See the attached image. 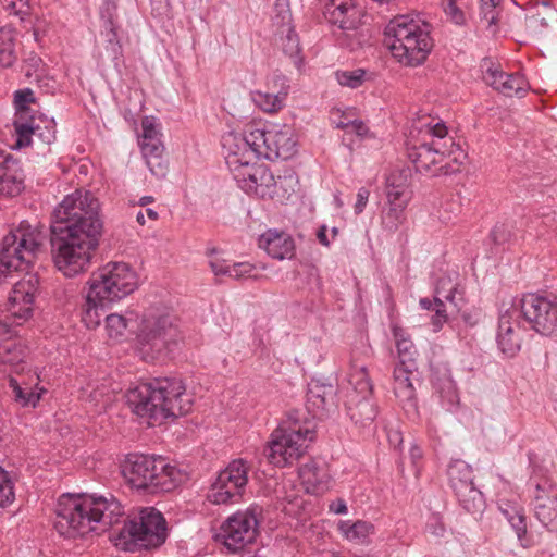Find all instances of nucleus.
I'll return each mask as SVG.
<instances>
[{"label":"nucleus","mask_w":557,"mask_h":557,"mask_svg":"<svg viewBox=\"0 0 557 557\" xmlns=\"http://www.w3.org/2000/svg\"><path fill=\"white\" fill-rule=\"evenodd\" d=\"M0 3L9 15L17 16L21 22L29 15L28 0H0Z\"/></svg>","instance_id":"53"},{"label":"nucleus","mask_w":557,"mask_h":557,"mask_svg":"<svg viewBox=\"0 0 557 557\" xmlns=\"http://www.w3.org/2000/svg\"><path fill=\"white\" fill-rule=\"evenodd\" d=\"M273 23L277 30L292 26V14L289 10V0H275Z\"/></svg>","instance_id":"52"},{"label":"nucleus","mask_w":557,"mask_h":557,"mask_svg":"<svg viewBox=\"0 0 557 557\" xmlns=\"http://www.w3.org/2000/svg\"><path fill=\"white\" fill-rule=\"evenodd\" d=\"M519 311L511 307L499 315L497 345L500 351L507 356H515L521 346Z\"/></svg>","instance_id":"22"},{"label":"nucleus","mask_w":557,"mask_h":557,"mask_svg":"<svg viewBox=\"0 0 557 557\" xmlns=\"http://www.w3.org/2000/svg\"><path fill=\"white\" fill-rule=\"evenodd\" d=\"M331 120L335 127L346 129L352 119L350 116V111L335 110L332 112Z\"/></svg>","instance_id":"60"},{"label":"nucleus","mask_w":557,"mask_h":557,"mask_svg":"<svg viewBox=\"0 0 557 557\" xmlns=\"http://www.w3.org/2000/svg\"><path fill=\"white\" fill-rule=\"evenodd\" d=\"M141 129L140 141H153L161 137L160 125L154 116H145L141 120Z\"/></svg>","instance_id":"55"},{"label":"nucleus","mask_w":557,"mask_h":557,"mask_svg":"<svg viewBox=\"0 0 557 557\" xmlns=\"http://www.w3.org/2000/svg\"><path fill=\"white\" fill-rule=\"evenodd\" d=\"M248 471L249 465L244 459L231 461L219 472L208 492V499L216 505L236 502L248 483Z\"/></svg>","instance_id":"17"},{"label":"nucleus","mask_w":557,"mask_h":557,"mask_svg":"<svg viewBox=\"0 0 557 557\" xmlns=\"http://www.w3.org/2000/svg\"><path fill=\"white\" fill-rule=\"evenodd\" d=\"M166 522L153 507L139 510L138 517L129 520L113 539L114 545L123 550L153 548L165 542Z\"/></svg>","instance_id":"11"},{"label":"nucleus","mask_w":557,"mask_h":557,"mask_svg":"<svg viewBox=\"0 0 557 557\" xmlns=\"http://www.w3.org/2000/svg\"><path fill=\"white\" fill-rule=\"evenodd\" d=\"M416 366L396 364L393 372V389L396 398L405 408H416V388L413 386V375Z\"/></svg>","instance_id":"29"},{"label":"nucleus","mask_w":557,"mask_h":557,"mask_svg":"<svg viewBox=\"0 0 557 557\" xmlns=\"http://www.w3.org/2000/svg\"><path fill=\"white\" fill-rule=\"evenodd\" d=\"M435 314L432 317L433 331L438 332L447 320L445 304H437L434 307Z\"/></svg>","instance_id":"59"},{"label":"nucleus","mask_w":557,"mask_h":557,"mask_svg":"<svg viewBox=\"0 0 557 557\" xmlns=\"http://www.w3.org/2000/svg\"><path fill=\"white\" fill-rule=\"evenodd\" d=\"M346 410L351 421L362 426L371 424L377 414V410L371 399V395H362L358 393H348Z\"/></svg>","instance_id":"33"},{"label":"nucleus","mask_w":557,"mask_h":557,"mask_svg":"<svg viewBox=\"0 0 557 557\" xmlns=\"http://www.w3.org/2000/svg\"><path fill=\"white\" fill-rule=\"evenodd\" d=\"M344 131L346 134H356L358 137L363 138L368 133V127L362 121L352 119Z\"/></svg>","instance_id":"64"},{"label":"nucleus","mask_w":557,"mask_h":557,"mask_svg":"<svg viewBox=\"0 0 557 557\" xmlns=\"http://www.w3.org/2000/svg\"><path fill=\"white\" fill-rule=\"evenodd\" d=\"M0 40V65L2 67L12 66L17 57L15 53L16 33L10 26H3Z\"/></svg>","instance_id":"45"},{"label":"nucleus","mask_w":557,"mask_h":557,"mask_svg":"<svg viewBox=\"0 0 557 557\" xmlns=\"http://www.w3.org/2000/svg\"><path fill=\"white\" fill-rule=\"evenodd\" d=\"M458 274H446L440 277L435 285L434 305L449 302L458 308L462 301V293L458 289Z\"/></svg>","instance_id":"36"},{"label":"nucleus","mask_w":557,"mask_h":557,"mask_svg":"<svg viewBox=\"0 0 557 557\" xmlns=\"http://www.w3.org/2000/svg\"><path fill=\"white\" fill-rule=\"evenodd\" d=\"M459 0H442V8L447 20L456 25L466 24V14L461 8L457 5Z\"/></svg>","instance_id":"54"},{"label":"nucleus","mask_w":557,"mask_h":557,"mask_svg":"<svg viewBox=\"0 0 557 557\" xmlns=\"http://www.w3.org/2000/svg\"><path fill=\"white\" fill-rule=\"evenodd\" d=\"M180 338L176 318L166 308L150 307L140 317L136 347L143 359L154 360L176 345Z\"/></svg>","instance_id":"7"},{"label":"nucleus","mask_w":557,"mask_h":557,"mask_svg":"<svg viewBox=\"0 0 557 557\" xmlns=\"http://www.w3.org/2000/svg\"><path fill=\"white\" fill-rule=\"evenodd\" d=\"M259 247L277 260L290 259L295 252V244L290 235L275 230H269L260 236Z\"/></svg>","instance_id":"31"},{"label":"nucleus","mask_w":557,"mask_h":557,"mask_svg":"<svg viewBox=\"0 0 557 557\" xmlns=\"http://www.w3.org/2000/svg\"><path fill=\"white\" fill-rule=\"evenodd\" d=\"M336 389L332 384L311 381L307 392V408L314 418H323L334 406Z\"/></svg>","instance_id":"28"},{"label":"nucleus","mask_w":557,"mask_h":557,"mask_svg":"<svg viewBox=\"0 0 557 557\" xmlns=\"http://www.w3.org/2000/svg\"><path fill=\"white\" fill-rule=\"evenodd\" d=\"M14 129L18 146L44 144L49 146L55 140V125L53 121L30 119L23 121V116L14 120Z\"/></svg>","instance_id":"21"},{"label":"nucleus","mask_w":557,"mask_h":557,"mask_svg":"<svg viewBox=\"0 0 557 557\" xmlns=\"http://www.w3.org/2000/svg\"><path fill=\"white\" fill-rule=\"evenodd\" d=\"M518 311L524 322L542 335H550L557 327V296L554 294H525Z\"/></svg>","instance_id":"16"},{"label":"nucleus","mask_w":557,"mask_h":557,"mask_svg":"<svg viewBox=\"0 0 557 557\" xmlns=\"http://www.w3.org/2000/svg\"><path fill=\"white\" fill-rule=\"evenodd\" d=\"M384 35L392 55L407 66L422 64L433 47L428 25L408 15L391 20Z\"/></svg>","instance_id":"4"},{"label":"nucleus","mask_w":557,"mask_h":557,"mask_svg":"<svg viewBox=\"0 0 557 557\" xmlns=\"http://www.w3.org/2000/svg\"><path fill=\"white\" fill-rule=\"evenodd\" d=\"M140 149L151 174L158 178H163L168 173V163L163 157L164 146L161 139L140 141Z\"/></svg>","instance_id":"35"},{"label":"nucleus","mask_w":557,"mask_h":557,"mask_svg":"<svg viewBox=\"0 0 557 557\" xmlns=\"http://www.w3.org/2000/svg\"><path fill=\"white\" fill-rule=\"evenodd\" d=\"M135 314L126 312V314L111 313L104 317V326L109 337L120 338L124 336L129 324L134 321Z\"/></svg>","instance_id":"46"},{"label":"nucleus","mask_w":557,"mask_h":557,"mask_svg":"<svg viewBox=\"0 0 557 557\" xmlns=\"http://www.w3.org/2000/svg\"><path fill=\"white\" fill-rule=\"evenodd\" d=\"M326 21L343 30L357 29L360 24V10L352 0H326L323 11Z\"/></svg>","instance_id":"23"},{"label":"nucleus","mask_w":557,"mask_h":557,"mask_svg":"<svg viewBox=\"0 0 557 557\" xmlns=\"http://www.w3.org/2000/svg\"><path fill=\"white\" fill-rule=\"evenodd\" d=\"M460 505L471 513L481 512L484 509V497L482 492L475 487L474 483L469 486H458L455 492Z\"/></svg>","instance_id":"42"},{"label":"nucleus","mask_w":557,"mask_h":557,"mask_svg":"<svg viewBox=\"0 0 557 557\" xmlns=\"http://www.w3.org/2000/svg\"><path fill=\"white\" fill-rule=\"evenodd\" d=\"M348 382L352 387V389L349 393L372 395L373 385L370 380L367 367L362 362L358 361L355 352H352L350 359Z\"/></svg>","instance_id":"39"},{"label":"nucleus","mask_w":557,"mask_h":557,"mask_svg":"<svg viewBox=\"0 0 557 557\" xmlns=\"http://www.w3.org/2000/svg\"><path fill=\"white\" fill-rule=\"evenodd\" d=\"M234 178L239 187L246 193H255L260 197L272 196L276 194V185L273 174L265 165L257 164L256 161L237 173Z\"/></svg>","instance_id":"20"},{"label":"nucleus","mask_w":557,"mask_h":557,"mask_svg":"<svg viewBox=\"0 0 557 557\" xmlns=\"http://www.w3.org/2000/svg\"><path fill=\"white\" fill-rule=\"evenodd\" d=\"M209 265L215 275H227L231 278L239 280L251 275L255 267L249 262H234L214 256L209 260Z\"/></svg>","instance_id":"37"},{"label":"nucleus","mask_w":557,"mask_h":557,"mask_svg":"<svg viewBox=\"0 0 557 557\" xmlns=\"http://www.w3.org/2000/svg\"><path fill=\"white\" fill-rule=\"evenodd\" d=\"M122 474L137 490L148 493L171 492L187 480V473L169 465L161 457L128 455Z\"/></svg>","instance_id":"5"},{"label":"nucleus","mask_w":557,"mask_h":557,"mask_svg":"<svg viewBox=\"0 0 557 557\" xmlns=\"http://www.w3.org/2000/svg\"><path fill=\"white\" fill-rule=\"evenodd\" d=\"M255 134L256 128L249 127L243 134L232 131L222 136L225 162L234 176H236V172H242L257 159H260V150L251 139Z\"/></svg>","instance_id":"19"},{"label":"nucleus","mask_w":557,"mask_h":557,"mask_svg":"<svg viewBox=\"0 0 557 557\" xmlns=\"http://www.w3.org/2000/svg\"><path fill=\"white\" fill-rule=\"evenodd\" d=\"M457 150L459 147L448 135L443 121L421 116L412 123L408 135V157L418 172L431 176L448 174L447 165L442 163Z\"/></svg>","instance_id":"3"},{"label":"nucleus","mask_w":557,"mask_h":557,"mask_svg":"<svg viewBox=\"0 0 557 557\" xmlns=\"http://www.w3.org/2000/svg\"><path fill=\"white\" fill-rule=\"evenodd\" d=\"M497 505L499 511L503 513V516L507 519L511 528L515 530L520 545L524 548L533 546L534 541L532 536L528 534L523 508L519 505L517 499H508L502 496L498 498Z\"/></svg>","instance_id":"27"},{"label":"nucleus","mask_w":557,"mask_h":557,"mask_svg":"<svg viewBox=\"0 0 557 557\" xmlns=\"http://www.w3.org/2000/svg\"><path fill=\"white\" fill-rule=\"evenodd\" d=\"M9 387L13 399L22 407H36L41 398L44 388L39 387V376L35 373L26 379L22 372L9 376Z\"/></svg>","instance_id":"25"},{"label":"nucleus","mask_w":557,"mask_h":557,"mask_svg":"<svg viewBox=\"0 0 557 557\" xmlns=\"http://www.w3.org/2000/svg\"><path fill=\"white\" fill-rule=\"evenodd\" d=\"M499 4L500 0H480V14L488 25H495L498 22Z\"/></svg>","instance_id":"56"},{"label":"nucleus","mask_w":557,"mask_h":557,"mask_svg":"<svg viewBox=\"0 0 557 557\" xmlns=\"http://www.w3.org/2000/svg\"><path fill=\"white\" fill-rule=\"evenodd\" d=\"M393 336L396 342L399 362L397 364L416 366L417 349L408 333L403 327L394 324Z\"/></svg>","instance_id":"40"},{"label":"nucleus","mask_w":557,"mask_h":557,"mask_svg":"<svg viewBox=\"0 0 557 557\" xmlns=\"http://www.w3.org/2000/svg\"><path fill=\"white\" fill-rule=\"evenodd\" d=\"M260 513L257 506L235 512L222 523L216 539L232 553L243 549L256 539Z\"/></svg>","instance_id":"14"},{"label":"nucleus","mask_w":557,"mask_h":557,"mask_svg":"<svg viewBox=\"0 0 557 557\" xmlns=\"http://www.w3.org/2000/svg\"><path fill=\"white\" fill-rule=\"evenodd\" d=\"M411 195L408 170L394 171L387 176V205H401L407 207Z\"/></svg>","instance_id":"34"},{"label":"nucleus","mask_w":557,"mask_h":557,"mask_svg":"<svg viewBox=\"0 0 557 557\" xmlns=\"http://www.w3.org/2000/svg\"><path fill=\"white\" fill-rule=\"evenodd\" d=\"M25 175L17 160L0 150V196L13 198L25 188Z\"/></svg>","instance_id":"24"},{"label":"nucleus","mask_w":557,"mask_h":557,"mask_svg":"<svg viewBox=\"0 0 557 557\" xmlns=\"http://www.w3.org/2000/svg\"><path fill=\"white\" fill-rule=\"evenodd\" d=\"M426 532L435 537H443L446 529L440 518L432 517L426 524Z\"/></svg>","instance_id":"62"},{"label":"nucleus","mask_w":557,"mask_h":557,"mask_svg":"<svg viewBox=\"0 0 557 557\" xmlns=\"http://www.w3.org/2000/svg\"><path fill=\"white\" fill-rule=\"evenodd\" d=\"M102 35L106 37L107 42L111 46L114 53H117L120 48L117 26L116 23L103 24Z\"/></svg>","instance_id":"57"},{"label":"nucleus","mask_w":557,"mask_h":557,"mask_svg":"<svg viewBox=\"0 0 557 557\" xmlns=\"http://www.w3.org/2000/svg\"><path fill=\"white\" fill-rule=\"evenodd\" d=\"M124 515L112 494H63L55 506L54 527L65 537L84 536L117 524Z\"/></svg>","instance_id":"1"},{"label":"nucleus","mask_w":557,"mask_h":557,"mask_svg":"<svg viewBox=\"0 0 557 557\" xmlns=\"http://www.w3.org/2000/svg\"><path fill=\"white\" fill-rule=\"evenodd\" d=\"M26 348L21 338L14 335L0 343V372H23Z\"/></svg>","instance_id":"30"},{"label":"nucleus","mask_w":557,"mask_h":557,"mask_svg":"<svg viewBox=\"0 0 557 557\" xmlns=\"http://www.w3.org/2000/svg\"><path fill=\"white\" fill-rule=\"evenodd\" d=\"M338 531L349 542L367 544L369 537L374 533V525L364 520H344L338 522Z\"/></svg>","instance_id":"38"},{"label":"nucleus","mask_w":557,"mask_h":557,"mask_svg":"<svg viewBox=\"0 0 557 557\" xmlns=\"http://www.w3.org/2000/svg\"><path fill=\"white\" fill-rule=\"evenodd\" d=\"M111 304L107 300L90 299V289H87L86 301L82 309V321L88 329H96L106 317L104 308Z\"/></svg>","instance_id":"41"},{"label":"nucleus","mask_w":557,"mask_h":557,"mask_svg":"<svg viewBox=\"0 0 557 557\" xmlns=\"http://www.w3.org/2000/svg\"><path fill=\"white\" fill-rule=\"evenodd\" d=\"M251 139L260 150V158L270 161L288 160L297 151L296 133L288 124H271L264 129L256 128Z\"/></svg>","instance_id":"15"},{"label":"nucleus","mask_w":557,"mask_h":557,"mask_svg":"<svg viewBox=\"0 0 557 557\" xmlns=\"http://www.w3.org/2000/svg\"><path fill=\"white\" fill-rule=\"evenodd\" d=\"M117 5L112 0H106L100 7V17L103 24L115 23Z\"/></svg>","instance_id":"58"},{"label":"nucleus","mask_w":557,"mask_h":557,"mask_svg":"<svg viewBox=\"0 0 557 557\" xmlns=\"http://www.w3.org/2000/svg\"><path fill=\"white\" fill-rule=\"evenodd\" d=\"M370 197V190L366 187H361L357 191V200L354 206V211L357 215L361 214L367 207Z\"/></svg>","instance_id":"63"},{"label":"nucleus","mask_w":557,"mask_h":557,"mask_svg":"<svg viewBox=\"0 0 557 557\" xmlns=\"http://www.w3.org/2000/svg\"><path fill=\"white\" fill-rule=\"evenodd\" d=\"M534 487L533 511L548 531H557V485L541 469H534L530 479Z\"/></svg>","instance_id":"18"},{"label":"nucleus","mask_w":557,"mask_h":557,"mask_svg":"<svg viewBox=\"0 0 557 557\" xmlns=\"http://www.w3.org/2000/svg\"><path fill=\"white\" fill-rule=\"evenodd\" d=\"M287 96L286 88H282L276 94L265 91H253L251 94L252 101L262 111L268 113H274L281 110L284 106V101Z\"/></svg>","instance_id":"43"},{"label":"nucleus","mask_w":557,"mask_h":557,"mask_svg":"<svg viewBox=\"0 0 557 557\" xmlns=\"http://www.w3.org/2000/svg\"><path fill=\"white\" fill-rule=\"evenodd\" d=\"M127 404L148 424L161 423L168 418L184 416L191 410L193 400L178 377H159L129 389Z\"/></svg>","instance_id":"2"},{"label":"nucleus","mask_w":557,"mask_h":557,"mask_svg":"<svg viewBox=\"0 0 557 557\" xmlns=\"http://www.w3.org/2000/svg\"><path fill=\"white\" fill-rule=\"evenodd\" d=\"M484 81L497 91L507 97H523L529 84L520 74H507L496 67L488 66L484 72Z\"/></svg>","instance_id":"26"},{"label":"nucleus","mask_w":557,"mask_h":557,"mask_svg":"<svg viewBox=\"0 0 557 557\" xmlns=\"http://www.w3.org/2000/svg\"><path fill=\"white\" fill-rule=\"evenodd\" d=\"M387 211L384 213L382 220L385 228L396 231L405 220L406 206L401 205H387Z\"/></svg>","instance_id":"50"},{"label":"nucleus","mask_w":557,"mask_h":557,"mask_svg":"<svg viewBox=\"0 0 557 557\" xmlns=\"http://www.w3.org/2000/svg\"><path fill=\"white\" fill-rule=\"evenodd\" d=\"M38 287L39 278L35 273H26L14 284L8 298L7 314L0 317V343L15 334L8 320H11L12 324L21 325L30 318Z\"/></svg>","instance_id":"13"},{"label":"nucleus","mask_w":557,"mask_h":557,"mask_svg":"<svg viewBox=\"0 0 557 557\" xmlns=\"http://www.w3.org/2000/svg\"><path fill=\"white\" fill-rule=\"evenodd\" d=\"M491 237L495 244H504L510 238V231L505 224H496L491 231Z\"/></svg>","instance_id":"61"},{"label":"nucleus","mask_w":557,"mask_h":557,"mask_svg":"<svg viewBox=\"0 0 557 557\" xmlns=\"http://www.w3.org/2000/svg\"><path fill=\"white\" fill-rule=\"evenodd\" d=\"M87 285L90 299L113 305L134 293L139 283L136 271L128 263L111 261L92 272Z\"/></svg>","instance_id":"10"},{"label":"nucleus","mask_w":557,"mask_h":557,"mask_svg":"<svg viewBox=\"0 0 557 557\" xmlns=\"http://www.w3.org/2000/svg\"><path fill=\"white\" fill-rule=\"evenodd\" d=\"M47 234L44 225L40 223L32 224L28 221H22L18 226L7 234L1 243L0 252L2 255L5 269L17 271L24 264H29L45 247Z\"/></svg>","instance_id":"12"},{"label":"nucleus","mask_w":557,"mask_h":557,"mask_svg":"<svg viewBox=\"0 0 557 557\" xmlns=\"http://www.w3.org/2000/svg\"><path fill=\"white\" fill-rule=\"evenodd\" d=\"M335 78L341 86L356 89L362 86L370 75L364 69L339 70L335 72Z\"/></svg>","instance_id":"48"},{"label":"nucleus","mask_w":557,"mask_h":557,"mask_svg":"<svg viewBox=\"0 0 557 557\" xmlns=\"http://www.w3.org/2000/svg\"><path fill=\"white\" fill-rule=\"evenodd\" d=\"M52 259L66 277L88 271L100 235L51 232Z\"/></svg>","instance_id":"9"},{"label":"nucleus","mask_w":557,"mask_h":557,"mask_svg":"<svg viewBox=\"0 0 557 557\" xmlns=\"http://www.w3.org/2000/svg\"><path fill=\"white\" fill-rule=\"evenodd\" d=\"M283 41V51L290 58L294 65L300 69L302 65V57L300 55L301 49L299 45L298 36L295 34L292 26L284 27L283 29L276 30Z\"/></svg>","instance_id":"44"},{"label":"nucleus","mask_w":557,"mask_h":557,"mask_svg":"<svg viewBox=\"0 0 557 557\" xmlns=\"http://www.w3.org/2000/svg\"><path fill=\"white\" fill-rule=\"evenodd\" d=\"M100 203L89 191L76 189L54 208L51 232L100 235Z\"/></svg>","instance_id":"6"},{"label":"nucleus","mask_w":557,"mask_h":557,"mask_svg":"<svg viewBox=\"0 0 557 557\" xmlns=\"http://www.w3.org/2000/svg\"><path fill=\"white\" fill-rule=\"evenodd\" d=\"M15 500L14 483L8 471H0V508H7Z\"/></svg>","instance_id":"49"},{"label":"nucleus","mask_w":557,"mask_h":557,"mask_svg":"<svg viewBox=\"0 0 557 557\" xmlns=\"http://www.w3.org/2000/svg\"><path fill=\"white\" fill-rule=\"evenodd\" d=\"M314 437L313 423L301 424L296 413H290L288 420L272 432L264 455L271 465L284 468L297 461Z\"/></svg>","instance_id":"8"},{"label":"nucleus","mask_w":557,"mask_h":557,"mask_svg":"<svg viewBox=\"0 0 557 557\" xmlns=\"http://www.w3.org/2000/svg\"><path fill=\"white\" fill-rule=\"evenodd\" d=\"M449 484L454 492L458 486H469L473 483L472 468L463 461H455L448 468Z\"/></svg>","instance_id":"47"},{"label":"nucleus","mask_w":557,"mask_h":557,"mask_svg":"<svg viewBox=\"0 0 557 557\" xmlns=\"http://www.w3.org/2000/svg\"><path fill=\"white\" fill-rule=\"evenodd\" d=\"M83 397L89 403H92L95 406H100L102 408H106L112 400V397L104 385L95 388L88 386L87 388L83 389Z\"/></svg>","instance_id":"51"},{"label":"nucleus","mask_w":557,"mask_h":557,"mask_svg":"<svg viewBox=\"0 0 557 557\" xmlns=\"http://www.w3.org/2000/svg\"><path fill=\"white\" fill-rule=\"evenodd\" d=\"M299 478L310 494H323L329 490L331 475L325 465L311 460L299 468Z\"/></svg>","instance_id":"32"}]
</instances>
